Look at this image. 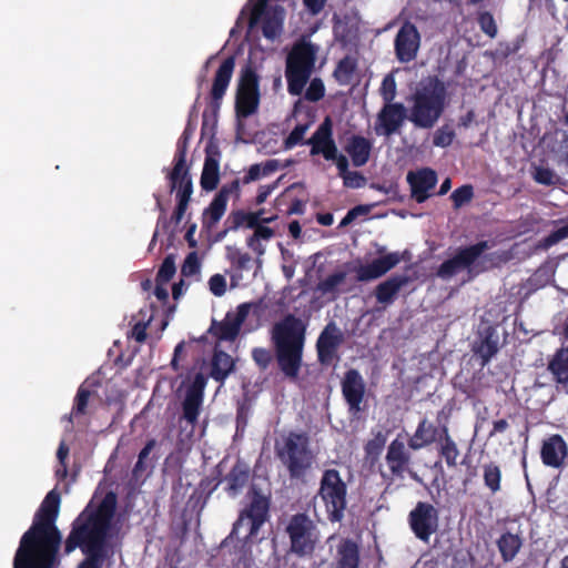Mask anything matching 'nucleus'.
Instances as JSON below:
<instances>
[{
  "instance_id": "6e6d98bb",
  "label": "nucleus",
  "mask_w": 568,
  "mask_h": 568,
  "mask_svg": "<svg viewBox=\"0 0 568 568\" xmlns=\"http://www.w3.org/2000/svg\"><path fill=\"white\" fill-rule=\"evenodd\" d=\"M226 278L221 274H214L209 280V288L211 293L215 296H222L226 292Z\"/></svg>"
},
{
  "instance_id": "0eeeda50",
  "label": "nucleus",
  "mask_w": 568,
  "mask_h": 568,
  "mask_svg": "<svg viewBox=\"0 0 568 568\" xmlns=\"http://www.w3.org/2000/svg\"><path fill=\"white\" fill-rule=\"evenodd\" d=\"M250 26L261 30L265 39L277 40L284 29L285 11L273 0H250Z\"/></svg>"
},
{
  "instance_id": "473e14b6",
  "label": "nucleus",
  "mask_w": 568,
  "mask_h": 568,
  "mask_svg": "<svg viewBox=\"0 0 568 568\" xmlns=\"http://www.w3.org/2000/svg\"><path fill=\"white\" fill-rule=\"evenodd\" d=\"M436 427L433 424L428 423L426 419H423L419 423L415 434L409 439L408 445L413 449H419L433 443L436 437Z\"/></svg>"
},
{
  "instance_id": "f8f14e48",
  "label": "nucleus",
  "mask_w": 568,
  "mask_h": 568,
  "mask_svg": "<svg viewBox=\"0 0 568 568\" xmlns=\"http://www.w3.org/2000/svg\"><path fill=\"white\" fill-rule=\"evenodd\" d=\"M171 189L176 191L178 206L173 214L175 223H180L186 212L191 194L192 182L187 174L184 154H180L170 174Z\"/></svg>"
},
{
  "instance_id": "5701e85b",
  "label": "nucleus",
  "mask_w": 568,
  "mask_h": 568,
  "mask_svg": "<svg viewBox=\"0 0 568 568\" xmlns=\"http://www.w3.org/2000/svg\"><path fill=\"white\" fill-rule=\"evenodd\" d=\"M342 342V333L335 324H328L317 341L318 357L322 363H329L338 345Z\"/></svg>"
},
{
  "instance_id": "0e129e2a",
  "label": "nucleus",
  "mask_w": 568,
  "mask_h": 568,
  "mask_svg": "<svg viewBox=\"0 0 568 568\" xmlns=\"http://www.w3.org/2000/svg\"><path fill=\"white\" fill-rule=\"evenodd\" d=\"M263 176H266V175L264 173V169L262 168V164H254L248 169L247 174L244 178V181L246 183H248V182L256 181Z\"/></svg>"
},
{
  "instance_id": "a18cd8bd",
  "label": "nucleus",
  "mask_w": 568,
  "mask_h": 568,
  "mask_svg": "<svg viewBox=\"0 0 568 568\" xmlns=\"http://www.w3.org/2000/svg\"><path fill=\"white\" fill-rule=\"evenodd\" d=\"M568 239V219L560 222V225L544 240V246L550 247Z\"/></svg>"
},
{
  "instance_id": "6e6552de",
  "label": "nucleus",
  "mask_w": 568,
  "mask_h": 568,
  "mask_svg": "<svg viewBox=\"0 0 568 568\" xmlns=\"http://www.w3.org/2000/svg\"><path fill=\"white\" fill-rule=\"evenodd\" d=\"M286 531L291 541V550L298 556L312 555L321 539L316 523L303 514L291 518Z\"/></svg>"
},
{
  "instance_id": "c85d7f7f",
  "label": "nucleus",
  "mask_w": 568,
  "mask_h": 568,
  "mask_svg": "<svg viewBox=\"0 0 568 568\" xmlns=\"http://www.w3.org/2000/svg\"><path fill=\"white\" fill-rule=\"evenodd\" d=\"M359 554L357 545L344 539L337 547L335 568H358Z\"/></svg>"
},
{
  "instance_id": "ddd939ff",
  "label": "nucleus",
  "mask_w": 568,
  "mask_h": 568,
  "mask_svg": "<svg viewBox=\"0 0 568 568\" xmlns=\"http://www.w3.org/2000/svg\"><path fill=\"white\" fill-rule=\"evenodd\" d=\"M268 501L262 495H254L250 507L241 514L239 520L234 525L232 534H240L244 530L245 537H253L257 534L260 527L267 517Z\"/></svg>"
},
{
  "instance_id": "9b49d317",
  "label": "nucleus",
  "mask_w": 568,
  "mask_h": 568,
  "mask_svg": "<svg viewBox=\"0 0 568 568\" xmlns=\"http://www.w3.org/2000/svg\"><path fill=\"white\" fill-rule=\"evenodd\" d=\"M258 103V79L252 70L247 69L242 73L237 85L235 108L239 126L242 118H246L257 110Z\"/></svg>"
},
{
  "instance_id": "338daca9",
  "label": "nucleus",
  "mask_w": 568,
  "mask_h": 568,
  "mask_svg": "<svg viewBox=\"0 0 568 568\" xmlns=\"http://www.w3.org/2000/svg\"><path fill=\"white\" fill-rule=\"evenodd\" d=\"M331 160L335 161V164L339 171L341 176H343L345 173L348 172V161H347L346 156H344L343 154H338V152H337L336 158L331 159Z\"/></svg>"
},
{
  "instance_id": "bf43d9fd",
  "label": "nucleus",
  "mask_w": 568,
  "mask_h": 568,
  "mask_svg": "<svg viewBox=\"0 0 568 568\" xmlns=\"http://www.w3.org/2000/svg\"><path fill=\"white\" fill-rule=\"evenodd\" d=\"M369 211L368 206L358 205L354 209L349 210L347 214L343 217V220L339 223V226H346L351 224L355 219H357L359 215H365Z\"/></svg>"
},
{
  "instance_id": "5fc2aeb1",
  "label": "nucleus",
  "mask_w": 568,
  "mask_h": 568,
  "mask_svg": "<svg viewBox=\"0 0 568 568\" xmlns=\"http://www.w3.org/2000/svg\"><path fill=\"white\" fill-rule=\"evenodd\" d=\"M452 200L456 207H460L465 203L469 202L473 197V187L470 185H463L462 187L456 189L452 193Z\"/></svg>"
},
{
  "instance_id": "c9c22d12",
  "label": "nucleus",
  "mask_w": 568,
  "mask_h": 568,
  "mask_svg": "<svg viewBox=\"0 0 568 568\" xmlns=\"http://www.w3.org/2000/svg\"><path fill=\"white\" fill-rule=\"evenodd\" d=\"M520 547V538L510 532L504 534L498 540V548L505 561L513 560Z\"/></svg>"
},
{
  "instance_id": "09e8293b",
  "label": "nucleus",
  "mask_w": 568,
  "mask_h": 568,
  "mask_svg": "<svg viewBox=\"0 0 568 568\" xmlns=\"http://www.w3.org/2000/svg\"><path fill=\"white\" fill-rule=\"evenodd\" d=\"M262 212L244 213L237 217V226L252 229L256 231L258 227L264 226L262 223Z\"/></svg>"
},
{
  "instance_id": "e433bc0d",
  "label": "nucleus",
  "mask_w": 568,
  "mask_h": 568,
  "mask_svg": "<svg viewBox=\"0 0 568 568\" xmlns=\"http://www.w3.org/2000/svg\"><path fill=\"white\" fill-rule=\"evenodd\" d=\"M219 183V162L213 158H206L201 176V185L204 190L212 191Z\"/></svg>"
},
{
  "instance_id": "f3484780",
  "label": "nucleus",
  "mask_w": 568,
  "mask_h": 568,
  "mask_svg": "<svg viewBox=\"0 0 568 568\" xmlns=\"http://www.w3.org/2000/svg\"><path fill=\"white\" fill-rule=\"evenodd\" d=\"M206 386V378L202 374H197L186 389L185 397L182 402L183 419L194 425L202 410L203 395Z\"/></svg>"
},
{
  "instance_id": "680f3d73",
  "label": "nucleus",
  "mask_w": 568,
  "mask_h": 568,
  "mask_svg": "<svg viewBox=\"0 0 568 568\" xmlns=\"http://www.w3.org/2000/svg\"><path fill=\"white\" fill-rule=\"evenodd\" d=\"M68 455H69V448L64 444V442H61L59 449L57 452V457L61 465V467L57 469V475L60 477H64L67 475L65 459L68 458Z\"/></svg>"
},
{
  "instance_id": "393cba45",
  "label": "nucleus",
  "mask_w": 568,
  "mask_h": 568,
  "mask_svg": "<svg viewBox=\"0 0 568 568\" xmlns=\"http://www.w3.org/2000/svg\"><path fill=\"white\" fill-rule=\"evenodd\" d=\"M409 462V455L406 452L405 443L394 439L387 449L386 463L392 474L396 477H403Z\"/></svg>"
},
{
  "instance_id": "37998d69",
  "label": "nucleus",
  "mask_w": 568,
  "mask_h": 568,
  "mask_svg": "<svg viewBox=\"0 0 568 568\" xmlns=\"http://www.w3.org/2000/svg\"><path fill=\"white\" fill-rule=\"evenodd\" d=\"M455 138V131L449 125H443L437 129L434 133L433 143L438 148L449 146Z\"/></svg>"
},
{
  "instance_id": "20e7f679",
  "label": "nucleus",
  "mask_w": 568,
  "mask_h": 568,
  "mask_svg": "<svg viewBox=\"0 0 568 568\" xmlns=\"http://www.w3.org/2000/svg\"><path fill=\"white\" fill-rule=\"evenodd\" d=\"M304 332V324L294 316L285 317L273 328V341L276 346L278 363L287 376L294 377L298 373Z\"/></svg>"
},
{
  "instance_id": "a878e982",
  "label": "nucleus",
  "mask_w": 568,
  "mask_h": 568,
  "mask_svg": "<svg viewBox=\"0 0 568 568\" xmlns=\"http://www.w3.org/2000/svg\"><path fill=\"white\" fill-rule=\"evenodd\" d=\"M232 190L223 187L213 199L210 206L204 211L203 224L211 229L224 215Z\"/></svg>"
},
{
  "instance_id": "58836bf2",
  "label": "nucleus",
  "mask_w": 568,
  "mask_h": 568,
  "mask_svg": "<svg viewBox=\"0 0 568 568\" xmlns=\"http://www.w3.org/2000/svg\"><path fill=\"white\" fill-rule=\"evenodd\" d=\"M483 476L486 487H488L493 494L500 489L501 471L497 465H485Z\"/></svg>"
},
{
  "instance_id": "7c9ffc66",
  "label": "nucleus",
  "mask_w": 568,
  "mask_h": 568,
  "mask_svg": "<svg viewBox=\"0 0 568 568\" xmlns=\"http://www.w3.org/2000/svg\"><path fill=\"white\" fill-rule=\"evenodd\" d=\"M498 342L495 328L490 326L485 328L480 342L475 347L476 353L480 355L484 363H487L497 353Z\"/></svg>"
},
{
  "instance_id": "1a4fd4ad",
  "label": "nucleus",
  "mask_w": 568,
  "mask_h": 568,
  "mask_svg": "<svg viewBox=\"0 0 568 568\" xmlns=\"http://www.w3.org/2000/svg\"><path fill=\"white\" fill-rule=\"evenodd\" d=\"M318 496L326 507L328 518L338 521L343 517L346 507V485L335 469H328L323 474Z\"/></svg>"
},
{
  "instance_id": "79ce46f5",
  "label": "nucleus",
  "mask_w": 568,
  "mask_h": 568,
  "mask_svg": "<svg viewBox=\"0 0 568 568\" xmlns=\"http://www.w3.org/2000/svg\"><path fill=\"white\" fill-rule=\"evenodd\" d=\"M534 180L542 185H555L559 182L558 175L545 166H535L532 171Z\"/></svg>"
},
{
  "instance_id": "4d7b16f0",
  "label": "nucleus",
  "mask_w": 568,
  "mask_h": 568,
  "mask_svg": "<svg viewBox=\"0 0 568 568\" xmlns=\"http://www.w3.org/2000/svg\"><path fill=\"white\" fill-rule=\"evenodd\" d=\"M89 397L90 392L84 387H80L75 397V404L71 413V417L78 414H83L85 412Z\"/></svg>"
},
{
  "instance_id": "c756f323",
  "label": "nucleus",
  "mask_w": 568,
  "mask_h": 568,
  "mask_svg": "<svg viewBox=\"0 0 568 568\" xmlns=\"http://www.w3.org/2000/svg\"><path fill=\"white\" fill-rule=\"evenodd\" d=\"M406 283L403 276H393L376 287V298L381 304L388 305L393 303L402 286Z\"/></svg>"
},
{
  "instance_id": "7ed1b4c3",
  "label": "nucleus",
  "mask_w": 568,
  "mask_h": 568,
  "mask_svg": "<svg viewBox=\"0 0 568 568\" xmlns=\"http://www.w3.org/2000/svg\"><path fill=\"white\" fill-rule=\"evenodd\" d=\"M410 103L408 120L417 128H433L447 104L445 83L435 77L423 79L417 84Z\"/></svg>"
},
{
  "instance_id": "49530a36",
  "label": "nucleus",
  "mask_w": 568,
  "mask_h": 568,
  "mask_svg": "<svg viewBox=\"0 0 568 568\" xmlns=\"http://www.w3.org/2000/svg\"><path fill=\"white\" fill-rule=\"evenodd\" d=\"M552 152L557 163L568 168V135L566 133H560L558 144L552 149Z\"/></svg>"
},
{
  "instance_id": "ea45409f",
  "label": "nucleus",
  "mask_w": 568,
  "mask_h": 568,
  "mask_svg": "<svg viewBox=\"0 0 568 568\" xmlns=\"http://www.w3.org/2000/svg\"><path fill=\"white\" fill-rule=\"evenodd\" d=\"M445 438L442 444V456L445 458L448 466H455L459 456V450L455 442L447 434V428H444Z\"/></svg>"
},
{
  "instance_id": "423d86ee",
  "label": "nucleus",
  "mask_w": 568,
  "mask_h": 568,
  "mask_svg": "<svg viewBox=\"0 0 568 568\" xmlns=\"http://www.w3.org/2000/svg\"><path fill=\"white\" fill-rule=\"evenodd\" d=\"M276 454L287 467L291 476H301L312 465L313 455L308 449V437L290 433L276 442Z\"/></svg>"
},
{
  "instance_id": "9d476101",
  "label": "nucleus",
  "mask_w": 568,
  "mask_h": 568,
  "mask_svg": "<svg viewBox=\"0 0 568 568\" xmlns=\"http://www.w3.org/2000/svg\"><path fill=\"white\" fill-rule=\"evenodd\" d=\"M487 248L488 243L480 242L458 251L455 256L447 260L440 265L437 272L438 276L444 280H447L454 275L467 271V280H470L474 276V274H477L479 272V270H475L476 263Z\"/></svg>"
},
{
  "instance_id": "864d4df0",
  "label": "nucleus",
  "mask_w": 568,
  "mask_h": 568,
  "mask_svg": "<svg viewBox=\"0 0 568 568\" xmlns=\"http://www.w3.org/2000/svg\"><path fill=\"white\" fill-rule=\"evenodd\" d=\"M354 70V65L352 61L345 59L341 61L334 72L335 78L342 83L346 84L349 82L352 73Z\"/></svg>"
},
{
  "instance_id": "bb28decb",
  "label": "nucleus",
  "mask_w": 568,
  "mask_h": 568,
  "mask_svg": "<svg viewBox=\"0 0 568 568\" xmlns=\"http://www.w3.org/2000/svg\"><path fill=\"white\" fill-rule=\"evenodd\" d=\"M372 150L371 142L358 135L352 136L345 145V151L351 156L355 166H363L367 163Z\"/></svg>"
},
{
  "instance_id": "a19ab883",
  "label": "nucleus",
  "mask_w": 568,
  "mask_h": 568,
  "mask_svg": "<svg viewBox=\"0 0 568 568\" xmlns=\"http://www.w3.org/2000/svg\"><path fill=\"white\" fill-rule=\"evenodd\" d=\"M225 480L229 493L231 495H235L245 485L247 480V473L235 467L227 475Z\"/></svg>"
},
{
  "instance_id": "603ef678",
  "label": "nucleus",
  "mask_w": 568,
  "mask_h": 568,
  "mask_svg": "<svg viewBox=\"0 0 568 568\" xmlns=\"http://www.w3.org/2000/svg\"><path fill=\"white\" fill-rule=\"evenodd\" d=\"M324 83L322 82L321 79L315 78L310 82L305 91V99L313 102L318 101L324 97Z\"/></svg>"
},
{
  "instance_id": "3c124183",
  "label": "nucleus",
  "mask_w": 568,
  "mask_h": 568,
  "mask_svg": "<svg viewBox=\"0 0 568 568\" xmlns=\"http://www.w3.org/2000/svg\"><path fill=\"white\" fill-rule=\"evenodd\" d=\"M308 130V124H298L294 128V130L290 133V135L284 141V146L286 150L294 148L298 143H301Z\"/></svg>"
},
{
  "instance_id": "72a5a7b5",
  "label": "nucleus",
  "mask_w": 568,
  "mask_h": 568,
  "mask_svg": "<svg viewBox=\"0 0 568 568\" xmlns=\"http://www.w3.org/2000/svg\"><path fill=\"white\" fill-rule=\"evenodd\" d=\"M234 367L233 358L221 351H216L212 361L211 376L215 381L223 382Z\"/></svg>"
},
{
  "instance_id": "412c9836",
  "label": "nucleus",
  "mask_w": 568,
  "mask_h": 568,
  "mask_svg": "<svg viewBox=\"0 0 568 568\" xmlns=\"http://www.w3.org/2000/svg\"><path fill=\"white\" fill-rule=\"evenodd\" d=\"M407 181L410 184L413 196L422 203L429 196V191L436 185L437 175L430 169H423L417 172H409Z\"/></svg>"
},
{
  "instance_id": "052dcab7",
  "label": "nucleus",
  "mask_w": 568,
  "mask_h": 568,
  "mask_svg": "<svg viewBox=\"0 0 568 568\" xmlns=\"http://www.w3.org/2000/svg\"><path fill=\"white\" fill-rule=\"evenodd\" d=\"M344 184L348 187L358 189L365 184V179L358 172L348 171L342 176Z\"/></svg>"
},
{
  "instance_id": "4c0bfd02",
  "label": "nucleus",
  "mask_w": 568,
  "mask_h": 568,
  "mask_svg": "<svg viewBox=\"0 0 568 568\" xmlns=\"http://www.w3.org/2000/svg\"><path fill=\"white\" fill-rule=\"evenodd\" d=\"M347 276V272L344 270H337L334 273L326 276L324 280H322L318 285L317 290L323 294H332L334 295L338 287L345 282Z\"/></svg>"
},
{
  "instance_id": "f03ea898",
  "label": "nucleus",
  "mask_w": 568,
  "mask_h": 568,
  "mask_svg": "<svg viewBox=\"0 0 568 568\" xmlns=\"http://www.w3.org/2000/svg\"><path fill=\"white\" fill-rule=\"evenodd\" d=\"M116 498L105 495L102 500L93 498L77 518L65 542V552L80 547L88 558L79 568H101V555L113 536L112 518Z\"/></svg>"
},
{
  "instance_id": "b1692460",
  "label": "nucleus",
  "mask_w": 568,
  "mask_h": 568,
  "mask_svg": "<svg viewBox=\"0 0 568 568\" xmlns=\"http://www.w3.org/2000/svg\"><path fill=\"white\" fill-rule=\"evenodd\" d=\"M365 386L362 376L356 371L347 372L343 381V394L351 409L359 410Z\"/></svg>"
},
{
  "instance_id": "f257e3e1",
  "label": "nucleus",
  "mask_w": 568,
  "mask_h": 568,
  "mask_svg": "<svg viewBox=\"0 0 568 568\" xmlns=\"http://www.w3.org/2000/svg\"><path fill=\"white\" fill-rule=\"evenodd\" d=\"M60 506V495L51 490L38 510L32 526L21 538L13 568H54L61 535L54 526Z\"/></svg>"
},
{
  "instance_id": "2f4dec72",
  "label": "nucleus",
  "mask_w": 568,
  "mask_h": 568,
  "mask_svg": "<svg viewBox=\"0 0 568 568\" xmlns=\"http://www.w3.org/2000/svg\"><path fill=\"white\" fill-rule=\"evenodd\" d=\"M275 232L268 226H261L246 240L247 246L258 256L264 255L268 242Z\"/></svg>"
},
{
  "instance_id": "39448f33",
  "label": "nucleus",
  "mask_w": 568,
  "mask_h": 568,
  "mask_svg": "<svg viewBox=\"0 0 568 568\" xmlns=\"http://www.w3.org/2000/svg\"><path fill=\"white\" fill-rule=\"evenodd\" d=\"M318 47L303 37L292 47L286 58L285 77L292 95H301L315 65Z\"/></svg>"
},
{
  "instance_id": "a211bd4d",
  "label": "nucleus",
  "mask_w": 568,
  "mask_h": 568,
  "mask_svg": "<svg viewBox=\"0 0 568 568\" xmlns=\"http://www.w3.org/2000/svg\"><path fill=\"white\" fill-rule=\"evenodd\" d=\"M420 36L417 28L407 22L397 32L395 39L396 57L400 62H409L417 55Z\"/></svg>"
},
{
  "instance_id": "2eb2a0df",
  "label": "nucleus",
  "mask_w": 568,
  "mask_h": 568,
  "mask_svg": "<svg viewBox=\"0 0 568 568\" xmlns=\"http://www.w3.org/2000/svg\"><path fill=\"white\" fill-rule=\"evenodd\" d=\"M409 525L415 536L427 542L438 529L437 509L430 504L418 503L409 514Z\"/></svg>"
},
{
  "instance_id": "4468645a",
  "label": "nucleus",
  "mask_w": 568,
  "mask_h": 568,
  "mask_svg": "<svg viewBox=\"0 0 568 568\" xmlns=\"http://www.w3.org/2000/svg\"><path fill=\"white\" fill-rule=\"evenodd\" d=\"M377 253L381 254L378 258H375L366 264H359L354 267L356 278L359 282H369L377 280L385 275L388 271L394 268L403 260V254L399 252L385 253V247L379 246Z\"/></svg>"
},
{
  "instance_id": "aec40b11",
  "label": "nucleus",
  "mask_w": 568,
  "mask_h": 568,
  "mask_svg": "<svg viewBox=\"0 0 568 568\" xmlns=\"http://www.w3.org/2000/svg\"><path fill=\"white\" fill-rule=\"evenodd\" d=\"M307 143L311 145L312 155L322 154L326 160L336 158L337 146L333 140V125L329 118L321 123Z\"/></svg>"
},
{
  "instance_id": "774afa93",
  "label": "nucleus",
  "mask_w": 568,
  "mask_h": 568,
  "mask_svg": "<svg viewBox=\"0 0 568 568\" xmlns=\"http://www.w3.org/2000/svg\"><path fill=\"white\" fill-rule=\"evenodd\" d=\"M325 1L326 0H304V3L313 14H316L323 9Z\"/></svg>"
},
{
  "instance_id": "de8ad7c7",
  "label": "nucleus",
  "mask_w": 568,
  "mask_h": 568,
  "mask_svg": "<svg viewBox=\"0 0 568 568\" xmlns=\"http://www.w3.org/2000/svg\"><path fill=\"white\" fill-rule=\"evenodd\" d=\"M175 274V261L172 255L165 257L156 276L159 283H169Z\"/></svg>"
},
{
  "instance_id": "8fccbe9b",
  "label": "nucleus",
  "mask_w": 568,
  "mask_h": 568,
  "mask_svg": "<svg viewBox=\"0 0 568 568\" xmlns=\"http://www.w3.org/2000/svg\"><path fill=\"white\" fill-rule=\"evenodd\" d=\"M381 94L385 103H393L396 97V81L393 74L384 78L381 87Z\"/></svg>"
},
{
  "instance_id": "dca6fc26",
  "label": "nucleus",
  "mask_w": 568,
  "mask_h": 568,
  "mask_svg": "<svg viewBox=\"0 0 568 568\" xmlns=\"http://www.w3.org/2000/svg\"><path fill=\"white\" fill-rule=\"evenodd\" d=\"M406 110L402 103H385L374 125L377 135L390 136L403 125Z\"/></svg>"
},
{
  "instance_id": "cd10ccee",
  "label": "nucleus",
  "mask_w": 568,
  "mask_h": 568,
  "mask_svg": "<svg viewBox=\"0 0 568 568\" xmlns=\"http://www.w3.org/2000/svg\"><path fill=\"white\" fill-rule=\"evenodd\" d=\"M234 67V58L230 57L225 59L217 69L212 87V97L214 100H220L223 98L232 79Z\"/></svg>"
},
{
  "instance_id": "e2e57ef3",
  "label": "nucleus",
  "mask_w": 568,
  "mask_h": 568,
  "mask_svg": "<svg viewBox=\"0 0 568 568\" xmlns=\"http://www.w3.org/2000/svg\"><path fill=\"white\" fill-rule=\"evenodd\" d=\"M252 355H253V358L256 362V364L261 367H266L271 361L268 351H266L264 348L253 349Z\"/></svg>"
},
{
  "instance_id": "13d9d810",
  "label": "nucleus",
  "mask_w": 568,
  "mask_h": 568,
  "mask_svg": "<svg viewBox=\"0 0 568 568\" xmlns=\"http://www.w3.org/2000/svg\"><path fill=\"white\" fill-rule=\"evenodd\" d=\"M479 26L480 29L490 38H494L497 34V26L490 13L484 12L479 16Z\"/></svg>"
},
{
  "instance_id": "c03bdc74",
  "label": "nucleus",
  "mask_w": 568,
  "mask_h": 568,
  "mask_svg": "<svg viewBox=\"0 0 568 568\" xmlns=\"http://www.w3.org/2000/svg\"><path fill=\"white\" fill-rule=\"evenodd\" d=\"M201 260L197 252L193 251L189 253L183 262L181 272L183 276H195L200 273Z\"/></svg>"
},
{
  "instance_id": "f704fd0d",
  "label": "nucleus",
  "mask_w": 568,
  "mask_h": 568,
  "mask_svg": "<svg viewBox=\"0 0 568 568\" xmlns=\"http://www.w3.org/2000/svg\"><path fill=\"white\" fill-rule=\"evenodd\" d=\"M558 383L568 382V346L559 349L548 365Z\"/></svg>"
},
{
  "instance_id": "6ab92c4d",
  "label": "nucleus",
  "mask_w": 568,
  "mask_h": 568,
  "mask_svg": "<svg viewBox=\"0 0 568 568\" xmlns=\"http://www.w3.org/2000/svg\"><path fill=\"white\" fill-rule=\"evenodd\" d=\"M253 304L243 303L235 311L229 312L224 320L213 326L214 333L219 339L233 341L248 316Z\"/></svg>"
},
{
  "instance_id": "69168bd1",
  "label": "nucleus",
  "mask_w": 568,
  "mask_h": 568,
  "mask_svg": "<svg viewBox=\"0 0 568 568\" xmlns=\"http://www.w3.org/2000/svg\"><path fill=\"white\" fill-rule=\"evenodd\" d=\"M146 324H142V323H136L132 329V337L141 343L145 339L146 337Z\"/></svg>"
},
{
  "instance_id": "4be33fe9",
  "label": "nucleus",
  "mask_w": 568,
  "mask_h": 568,
  "mask_svg": "<svg viewBox=\"0 0 568 568\" xmlns=\"http://www.w3.org/2000/svg\"><path fill=\"white\" fill-rule=\"evenodd\" d=\"M567 454V445L560 435H552L544 440L540 455L546 466L559 468Z\"/></svg>"
}]
</instances>
